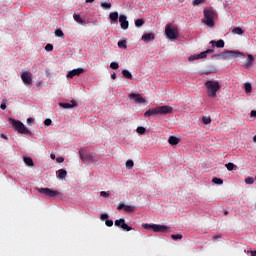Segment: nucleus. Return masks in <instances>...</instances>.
<instances>
[{
	"instance_id": "1",
	"label": "nucleus",
	"mask_w": 256,
	"mask_h": 256,
	"mask_svg": "<svg viewBox=\"0 0 256 256\" xmlns=\"http://www.w3.org/2000/svg\"><path fill=\"white\" fill-rule=\"evenodd\" d=\"M205 88L207 89V95L210 98L217 97V94L221 92V85L217 81L205 82Z\"/></svg>"
},
{
	"instance_id": "2",
	"label": "nucleus",
	"mask_w": 256,
	"mask_h": 256,
	"mask_svg": "<svg viewBox=\"0 0 256 256\" xmlns=\"http://www.w3.org/2000/svg\"><path fill=\"white\" fill-rule=\"evenodd\" d=\"M204 18L202 22L207 25V27H215V10L212 8H205L203 10Z\"/></svg>"
},
{
	"instance_id": "3",
	"label": "nucleus",
	"mask_w": 256,
	"mask_h": 256,
	"mask_svg": "<svg viewBox=\"0 0 256 256\" xmlns=\"http://www.w3.org/2000/svg\"><path fill=\"white\" fill-rule=\"evenodd\" d=\"M9 122L17 133L22 135H31V131L24 125L23 122L13 118H9Z\"/></svg>"
},
{
	"instance_id": "4",
	"label": "nucleus",
	"mask_w": 256,
	"mask_h": 256,
	"mask_svg": "<svg viewBox=\"0 0 256 256\" xmlns=\"http://www.w3.org/2000/svg\"><path fill=\"white\" fill-rule=\"evenodd\" d=\"M142 226L143 229L153 230L155 233H167L168 231V227L166 225L144 223Z\"/></svg>"
},
{
	"instance_id": "5",
	"label": "nucleus",
	"mask_w": 256,
	"mask_h": 256,
	"mask_svg": "<svg viewBox=\"0 0 256 256\" xmlns=\"http://www.w3.org/2000/svg\"><path fill=\"white\" fill-rule=\"evenodd\" d=\"M165 33L170 41L177 40L179 37V31L177 27H172L170 24L166 26Z\"/></svg>"
},
{
	"instance_id": "6",
	"label": "nucleus",
	"mask_w": 256,
	"mask_h": 256,
	"mask_svg": "<svg viewBox=\"0 0 256 256\" xmlns=\"http://www.w3.org/2000/svg\"><path fill=\"white\" fill-rule=\"evenodd\" d=\"M114 225L115 227L121 228L123 231H126V232L133 231V227L125 223V218H120L118 220H115Z\"/></svg>"
},
{
	"instance_id": "7",
	"label": "nucleus",
	"mask_w": 256,
	"mask_h": 256,
	"mask_svg": "<svg viewBox=\"0 0 256 256\" xmlns=\"http://www.w3.org/2000/svg\"><path fill=\"white\" fill-rule=\"evenodd\" d=\"M39 193L44 194L48 197H60L62 194L59 191H54L49 188H38Z\"/></svg>"
},
{
	"instance_id": "8",
	"label": "nucleus",
	"mask_w": 256,
	"mask_h": 256,
	"mask_svg": "<svg viewBox=\"0 0 256 256\" xmlns=\"http://www.w3.org/2000/svg\"><path fill=\"white\" fill-rule=\"evenodd\" d=\"M21 80L24 85H32L33 84V74L32 72H22Z\"/></svg>"
},
{
	"instance_id": "9",
	"label": "nucleus",
	"mask_w": 256,
	"mask_h": 256,
	"mask_svg": "<svg viewBox=\"0 0 256 256\" xmlns=\"http://www.w3.org/2000/svg\"><path fill=\"white\" fill-rule=\"evenodd\" d=\"M157 112L158 115L171 114L173 112V108L171 106H158Z\"/></svg>"
},
{
	"instance_id": "10",
	"label": "nucleus",
	"mask_w": 256,
	"mask_h": 256,
	"mask_svg": "<svg viewBox=\"0 0 256 256\" xmlns=\"http://www.w3.org/2000/svg\"><path fill=\"white\" fill-rule=\"evenodd\" d=\"M119 22L121 25V29H123L124 31H127V29H129V21H127V16L120 15Z\"/></svg>"
},
{
	"instance_id": "11",
	"label": "nucleus",
	"mask_w": 256,
	"mask_h": 256,
	"mask_svg": "<svg viewBox=\"0 0 256 256\" xmlns=\"http://www.w3.org/2000/svg\"><path fill=\"white\" fill-rule=\"evenodd\" d=\"M122 209H124V211H126V213H133L135 210V207L131 206V205H125L124 203H120L117 206V210L122 211Z\"/></svg>"
},
{
	"instance_id": "12",
	"label": "nucleus",
	"mask_w": 256,
	"mask_h": 256,
	"mask_svg": "<svg viewBox=\"0 0 256 256\" xmlns=\"http://www.w3.org/2000/svg\"><path fill=\"white\" fill-rule=\"evenodd\" d=\"M82 73H84V68H76L67 74V78L73 79L76 76H80Z\"/></svg>"
},
{
	"instance_id": "13",
	"label": "nucleus",
	"mask_w": 256,
	"mask_h": 256,
	"mask_svg": "<svg viewBox=\"0 0 256 256\" xmlns=\"http://www.w3.org/2000/svg\"><path fill=\"white\" fill-rule=\"evenodd\" d=\"M155 40V34L150 32V33H145L142 36V41H144L145 43H149V42H153Z\"/></svg>"
},
{
	"instance_id": "14",
	"label": "nucleus",
	"mask_w": 256,
	"mask_h": 256,
	"mask_svg": "<svg viewBox=\"0 0 256 256\" xmlns=\"http://www.w3.org/2000/svg\"><path fill=\"white\" fill-rule=\"evenodd\" d=\"M210 45L212 46V48H224L225 46V42L224 40L220 39L218 41H215V40H211L210 41Z\"/></svg>"
},
{
	"instance_id": "15",
	"label": "nucleus",
	"mask_w": 256,
	"mask_h": 256,
	"mask_svg": "<svg viewBox=\"0 0 256 256\" xmlns=\"http://www.w3.org/2000/svg\"><path fill=\"white\" fill-rule=\"evenodd\" d=\"M129 98H130V99H134L135 102H137V103H144V102H145V99L142 98L140 94L131 93V94L129 95Z\"/></svg>"
},
{
	"instance_id": "16",
	"label": "nucleus",
	"mask_w": 256,
	"mask_h": 256,
	"mask_svg": "<svg viewBox=\"0 0 256 256\" xmlns=\"http://www.w3.org/2000/svg\"><path fill=\"white\" fill-rule=\"evenodd\" d=\"M225 54L230 56V57H234V58H238V57H242L243 56L242 52L232 51V50L226 51Z\"/></svg>"
},
{
	"instance_id": "17",
	"label": "nucleus",
	"mask_w": 256,
	"mask_h": 256,
	"mask_svg": "<svg viewBox=\"0 0 256 256\" xmlns=\"http://www.w3.org/2000/svg\"><path fill=\"white\" fill-rule=\"evenodd\" d=\"M154 115H158V108L149 109L144 113V117H154Z\"/></svg>"
},
{
	"instance_id": "18",
	"label": "nucleus",
	"mask_w": 256,
	"mask_h": 256,
	"mask_svg": "<svg viewBox=\"0 0 256 256\" xmlns=\"http://www.w3.org/2000/svg\"><path fill=\"white\" fill-rule=\"evenodd\" d=\"M168 143H170V145H172V146H176L180 143V138H178L176 136H170L168 138Z\"/></svg>"
},
{
	"instance_id": "19",
	"label": "nucleus",
	"mask_w": 256,
	"mask_h": 256,
	"mask_svg": "<svg viewBox=\"0 0 256 256\" xmlns=\"http://www.w3.org/2000/svg\"><path fill=\"white\" fill-rule=\"evenodd\" d=\"M23 161H24V163H25L27 166H29V167H34V160H33V158H31V157H29V156H25V157L23 158Z\"/></svg>"
},
{
	"instance_id": "20",
	"label": "nucleus",
	"mask_w": 256,
	"mask_h": 256,
	"mask_svg": "<svg viewBox=\"0 0 256 256\" xmlns=\"http://www.w3.org/2000/svg\"><path fill=\"white\" fill-rule=\"evenodd\" d=\"M199 59H204V57L202 56V52L199 53V54L190 55L188 57V61H196V60H199Z\"/></svg>"
},
{
	"instance_id": "21",
	"label": "nucleus",
	"mask_w": 256,
	"mask_h": 256,
	"mask_svg": "<svg viewBox=\"0 0 256 256\" xmlns=\"http://www.w3.org/2000/svg\"><path fill=\"white\" fill-rule=\"evenodd\" d=\"M56 174H57L58 179L63 180L67 176V171L64 169H61V170L57 171Z\"/></svg>"
},
{
	"instance_id": "22",
	"label": "nucleus",
	"mask_w": 256,
	"mask_h": 256,
	"mask_svg": "<svg viewBox=\"0 0 256 256\" xmlns=\"http://www.w3.org/2000/svg\"><path fill=\"white\" fill-rule=\"evenodd\" d=\"M109 18L112 22H117L119 20V13L118 12H111L109 14Z\"/></svg>"
},
{
	"instance_id": "23",
	"label": "nucleus",
	"mask_w": 256,
	"mask_h": 256,
	"mask_svg": "<svg viewBox=\"0 0 256 256\" xmlns=\"http://www.w3.org/2000/svg\"><path fill=\"white\" fill-rule=\"evenodd\" d=\"M61 107H63L64 109H71L73 107H75L77 104L75 101H72V104L70 103H60L59 104Z\"/></svg>"
},
{
	"instance_id": "24",
	"label": "nucleus",
	"mask_w": 256,
	"mask_h": 256,
	"mask_svg": "<svg viewBox=\"0 0 256 256\" xmlns=\"http://www.w3.org/2000/svg\"><path fill=\"white\" fill-rule=\"evenodd\" d=\"M253 62H254V57H253V55L249 54L248 59L245 63V67L250 68L252 66Z\"/></svg>"
},
{
	"instance_id": "25",
	"label": "nucleus",
	"mask_w": 256,
	"mask_h": 256,
	"mask_svg": "<svg viewBox=\"0 0 256 256\" xmlns=\"http://www.w3.org/2000/svg\"><path fill=\"white\" fill-rule=\"evenodd\" d=\"M122 75L125 79L133 80V74L129 70H122Z\"/></svg>"
},
{
	"instance_id": "26",
	"label": "nucleus",
	"mask_w": 256,
	"mask_h": 256,
	"mask_svg": "<svg viewBox=\"0 0 256 256\" xmlns=\"http://www.w3.org/2000/svg\"><path fill=\"white\" fill-rule=\"evenodd\" d=\"M215 53V49H207L206 51L201 52L203 59H206L209 54Z\"/></svg>"
},
{
	"instance_id": "27",
	"label": "nucleus",
	"mask_w": 256,
	"mask_h": 256,
	"mask_svg": "<svg viewBox=\"0 0 256 256\" xmlns=\"http://www.w3.org/2000/svg\"><path fill=\"white\" fill-rule=\"evenodd\" d=\"M232 33H235V35L241 36V35H243L244 30H243L242 28H240V27H236V28H234V29L232 30Z\"/></svg>"
},
{
	"instance_id": "28",
	"label": "nucleus",
	"mask_w": 256,
	"mask_h": 256,
	"mask_svg": "<svg viewBox=\"0 0 256 256\" xmlns=\"http://www.w3.org/2000/svg\"><path fill=\"white\" fill-rule=\"evenodd\" d=\"M202 123H204V125H210V123H212V118L208 116H203Z\"/></svg>"
},
{
	"instance_id": "29",
	"label": "nucleus",
	"mask_w": 256,
	"mask_h": 256,
	"mask_svg": "<svg viewBox=\"0 0 256 256\" xmlns=\"http://www.w3.org/2000/svg\"><path fill=\"white\" fill-rule=\"evenodd\" d=\"M73 17H74V20L76 22H78L79 24H84L85 23V20H83L79 14H74Z\"/></svg>"
},
{
	"instance_id": "30",
	"label": "nucleus",
	"mask_w": 256,
	"mask_h": 256,
	"mask_svg": "<svg viewBox=\"0 0 256 256\" xmlns=\"http://www.w3.org/2000/svg\"><path fill=\"white\" fill-rule=\"evenodd\" d=\"M118 47H119L120 49H127V41H126V40H120V41L118 42Z\"/></svg>"
},
{
	"instance_id": "31",
	"label": "nucleus",
	"mask_w": 256,
	"mask_h": 256,
	"mask_svg": "<svg viewBox=\"0 0 256 256\" xmlns=\"http://www.w3.org/2000/svg\"><path fill=\"white\" fill-rule=\"evenodd\" d=\"M136 132H137L139 135H145L146 129H145V127L139 126V127H137Z\"/></svg>"
},
{
	"instance_id": "32",
	"label": "nucleus",
	"mask_w": 256,
	"mask_h": 256,
	"mask_svg": "<svg viewBox=\"0 0 256 256\" xmlns=\"http://www.w3.org/2000/svg\"><path fill=\"white\" fill-rule=\"evenodd\" d=\"M172 240L177 241V240H182L183 235L182 234H172L171 235Z\"/></svg>"
},
{
	"instance_id": "33",
	"label": "nucleus",
	"mask_w": 256,
	"mask_h": 256,
	"mask_svg": "<svg viewBox=\"0 0 256 256\" xmlns=\"http://www.w3.org/2000/svg\"><path fill=\"white\" fill-rule=\"evenodd\" d=\"M119 67H120V65H119L118 62L113 61V62L110 63V68L113 69V70H118Z\"/></svg>"
},
{
	"instance_id": "34",
	"label": "nucleus",
	"mask_w": 256,
	"mask_h": 256,
	"mask_svg": "<svg viewBox=\"0 0 256 256\" xmlns=\"http://www.w3.org/2000/svg\"><path fill=\"white\" fill-rule=\"evenodd\" d=\"M55 36L58 37V38H64V33L61 29H57L55 31Z\"/></svg>"
},
{
	"instance_id": "35",
	"label": "nucleus",
	"mask_w": 256,
	"mask_h": 256,
	"mask_svg": "<svg viewBox=\"0 0 256 256\" xmlns=\"http://www.w3.org/2000/svg\"><path fill=\"white\" fill-rule=\"evenodd\" d=\"M144 23H145L144 19H137L135 21V26L136 27H142Z\"/></svg>"
},
{
	"instance_id": "36",
	"label": "nucleus",
	"mask_w": 256,
	"mask_h": 256,
	"mask_svg": "<svg viewBox=\"0 0 256 256\" xmlns=\"http://www.w3.org/2000/svg\"><path fill=\"white\" fill-rule=\"evenodd\" d=\"M212 182H213L214 184H217V185H222V184H223V180L220 179V178H217V177H214V178L212 179Z\"/></svg>"
},
{
	"instance_id": "37",
	"label": "nucleus",
	"mask_w": 256,
	"mask_h": 256,
	"mask_svg": "<svg viewBox=\"0 0 256 256\" xmlns=\"http://www.w3.org/2000/svg\"><path fill=\"white\" fill-rule=\"evenodd\" d=\"M206 0H193L192 5L193 6H199L200 4H204Z\"/></svg>"
},
{
	"instance_id": "38",
	"label": "nucleus",
	"mask_w": 256,
	"mask_h": 256,
	"mask_svg": "<svg viewBox=\"0 0 256 256\" xmlns=\"http://www.w3.org/2000/svg\"><path fill=\"white\" fill-rule=\"evenodd\" d=\"M244 87L247 93H250L252 91V85L250 83H245Z\"/></svg>"
},
{
	"instance_id": "39",
	"label": "nucleus",
	"mask_w": 256,
	"mask_h": 256,
	"mask_svg": "<svg viewBox=\"0 0 256 256\" xmlns=\"http://www.w3.org/2000/svg\"><path fill=\"white\" fill-rule=\"evenodd\" d=\"M134 166L133 160H127L126 168L131 169Z\"/></svg>"
},
{
	"instance_id": "40",
	"label": "nucleus",
	"mask_w": 256,
	"mask_h": 256,
	"mask_svg": "<svg viewBox=\"0 0 256 256\" xmlns=\"http://www.w3.org/2000/svg\"><path fill=\"white\" fill-rule=\"evenodd\" d=\"M109 219V215L107 213H103L100 215V220L101 221H106Z\"/></svg>"
},
{
	"instance_id": "41",
	"label": "nucleus",
	"mask_w": 256,
	"mask_h": 256,
	"mask_svg": "<svg viewBox=\"0 0 256 256\" xmlns=\"http://www.w3.org/2000/svg\"><path fill=\"white\" fill-rule=\"evenodd\" d=\"M105 225L109 228L114 226V221L113 220H106Z\"/></svg>"
},
{
	"instance_id": "42",
	"label": "nucleus",
	"mask_w": 256,
	"mask_h": 256,
	"mask_svg": "<svg viewBox=\"0 0 256 256\" xmlns=\"http://www.w3.org/2000/svg\"><path fill=\"white\" fill-rule=\"evenodd\" d=\"M235 165L232 164V162H229L228 164H226V168L228 171H232L234 169Z\"/></svg>"
},
{
	"instance_id": "43",
	"label": "nucleus",
	"mask_w": 256,
	"mask_h": 256,
	"mask_svg": "<svg viewBox=\"0 0 256 256\" xmlns=\"http://www.w3.org/2000/svg\"><path fill=\"white\" fill-rule=\"evenodd\" d=\"M45 51L47 52H52L53 51V45L52 44H47L45 46Z\"/></svg>"
},
{
	"instance_id": "44",
	"label": "nucleus",
	"mask_w": 256,
	"mask_h": 256,
	"mask_svg": "<svg viewBox=\"0 0 256 256\" xmlns=\"http://www.w3.org/2000/svg\"><path fill=\"white\" fill-rule=\"evenodd\" d=\"M101 7L104 9H110L112 5L110 3H101Z\"/></svg>"
},
{
	"instance_id": "45",
	"label": "nucleus",
	"mask_w": 256,
	"mask_h": 256,
	"mask_svg": "<svg viewBox=\"0 0 256 256\" xmlns=\"http://www.w3.org/2000/svg\"><path fill=\"white\" fill-rule=\"evenodd\" d=\"M51 123H52V120L49 119V118L45 119V121H44V125H45L46 127H49V126L51 125Z\"/></svg>"
},
{
	"instance_id": "46",
	"label": "nucleus",
	"mask_w": 256,
	"mask_h": 256,
	"mask_svg": "<svg viewBox=\"0 0 256 256\" xmlns=\"http://www.w3.org/2000/svg\"><path fill=\"white\" fill-rule=\"evenodd\" d=\"M245 182H246L247 184H253V183L255 182V180H254V178H252V177H248V178L245 180Z\"/></svg>"
},
{
	"instance_id": "47",
	"label": "nucleus",
	"mask_w": 256,
	"mask_h": 256,
	"mask_svg": "<svg viewBox=\"0 0 256 256\" xmlns=\"http://www.w3.org/2000/svg\"><path fill=\"white\" fill-rule=\"evenodd\" d=\"M100 196H102V197H109L110 193L109 192H105V191H101L100 192Z\"/></svg>"
},
{
	"instance_id": "48",
	"label": "nucleus",
	"mask_w": 256,
	"mask_h": 256,
	"mask_svg": "<svg viewBox=\"0 0 256 256\" xmlns=\"http://www.w3.org/2000/svg\"><path fill=\"white\" fill-rule=\"evenodd\" d=\"M33 123H34V119H33V118H27V124H28L29 126H32Z\"/></svg>"
},
{
	"instance_id": "49",
	"label": "nucleus",
	"mask_w": 256,
	"mask_h": 256,
	"mask_svg": "<svg viewBox=\"0 0 256 256\" xmlns=\"http://www.w3.org/2000/svg\"><path fill=\"white\" fill-rule=\"evenodd\" d=\"M58 163H63L64 162V158L62 156L60 157H57V160H56Z\"/></svg>"
},
{
	"instance_id": "50",
	"label": "nucleus",
	"mask_w": 256,
	"mask_h": 256,
	"mask_svg": "<svg viewBox=\"0 0 256 256\" xmlns=\"http://www.w3.org/2000/svg\"><path fill=\"white\" fill-rule=\"evenodd\" d=\"M0 138H2V139H4V140H8V136L7 135H5V134H0Z\"/></svg>"
},
{
	"instance_id": "51",
	"label": "nucleus",
	"mask_w": 256,
	"mask_h": 256,
	"mask_svg": "<svg viewBox=\"0 0 256 256\" xmlns=\"http://www.w3.org/2000/svg\"><path fill=\"white\" fill-rule=\"evenodd\" d=\"M111 78H112L113 80H116V79H117V74H116V72H113V74H111Z\"/></svg>"
},
{
	"instance_id": "52",
	"label": "nucleus",
	"mask_w": 256,
	"mask_h": 256,
	"mask_svg": "<svg viewBox=\"0 0 256 256\" xmlns=\"http://www.w3.org/2000/svg\"><path fill=\"white\" fill-rule=\"evenodd\" d=\"M7 108L6 104H0V109L5 110Z\"/></svg>"
},
{
	"instance_id": "53",
	"label": "nucleus",
	"mask_w": 256,
	"mask_h": 256,
	"mask_svg": "<svg viewBox=\"0 0 256 256\" xmlns=\"http://www.w3.org/2000/svg\"><path fill=\"white\" fill-rule=\"evenodd\" d=\"M251 116H252V117H256V110H253V111L251 112Z\"/></svg>"
},
{
	"instance_id": "54",
	"label": "nucleus",
	"mask_w": 256,
	"mask_h": 256,
	"mask_svg": "<svg viewBox=\"0 0 256 256\" xmlns=\"http://www.w3.org/2000/svg\"><path fill=\"white\" fill-rule=\"evenodd\" d=\"M219 238H221L220 235H214V236H213V239H214V240H217V239H219Z\"/></svg>"
},
{
	"instance_id": "55",
	"label": "nucleus",
	"mask_w": 256,
	"mask_h": 256,
	"mask_svg": "<svg viewBox=\"0 0 256 256\" xmlns=\"http://www.w3.org/2000/svg\"><path fill=\"white\" fill-rule=\"evenodd\" d=\"M250 254H251L252 256H256V250H251Z\"/></svg>"
},
{
	"instance_id": "56",
	"label": "nucleus",
	"mask_w": 256,
	"mask_h": 256,
	"mask_svg": "<svg viewBox=\"0 0 256 256\" xmlns=\"http://www.w3.org/2000/svg\"><path fill=\"white\" fill-rule=\"evenodd\" d=\"M95 0H86V3H93Z\"/></svg>"
},
{
	"instance_id": "57",
	"label": "nucleus",
	"mask_w": 256,
	"mask_h": 256,
	"mask_svg": "<svg viewBox=\"0 0 256 256\" xmlns=\"http://www.w3.org/2000/svg\"><path fill=\"white\" fill-rule=\"evenodd\" d=\"M50 157H51L52 160H54L55 159V154H51Z\"/></svg>"
},
{
	"instance_id": "58",
	"label": "nucleus",
	"mask_w": 256,
	"mask_h": 256,
	"mask_svg": "<svg viewBox=\"0 0 256 256\" xmlns=\"http://www.w3.org/2000/svg\"><path fill=\"white\" fill-rule=\"evenodd\" d=\"M80 158L83 159V153L80 151Z\"/></svg>"
},
{
	"instance_id": "59",
	"label": "nucleus",
	"mask_w": 256,
	"mask_h": 256,
	"mask_svg": "<svg viewBox=\"0 0 256 256\" xmlns=\"http://www.w3.org/2000/svg\"><path fill=\"white\" fill-rule=\"evenodd\" d=\"M224 215H225V216L228 215V211H227V210L224 211Z\"/></svg>"
},
{
	"instance_id": "60",
	"label": "nucleus",
	"mask_w": 256,
	"mask_h": 256,
	"mask_svg": "<svg viewBox=\"0 0 256 256\" xmlns=\"http://www.w3.org/2000/svg\"><path fill=\"white\" fill-rule=\"evenodd\" d=\"M253 141L256 143V135L253 137Z\"/></svg>"
}]
</instances>
